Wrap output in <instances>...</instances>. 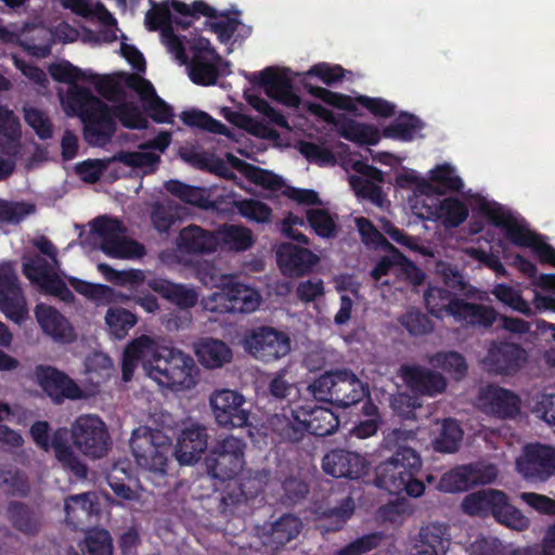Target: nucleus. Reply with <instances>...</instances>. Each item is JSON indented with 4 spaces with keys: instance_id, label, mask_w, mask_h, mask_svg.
Here are the masks:
<instances>
[{
    "instance_id": "39",
    "label": "nucleus",
    "mask_w": 555,
    "mask_h": 555,
    "mask_svg": "<svg viewBox=\"0 0 555 555\" xmlns=\"http://www.w3.org/2000/svg\"><path fill=\"white\" fill-rule=\"evenodd\" d=\"M35 314L42 331L57 341H69L73 331L68 321L53 307L39 304Z\"/></svg>"
},
{
    "instance_id": "8",
    "label": "nucleus",
    "mask_w": 555,
    "mask_h": 555,
    "mask_svg": "<svg viewBox=\"0 0 555 555\" xmlns=\"http://www.w3.org/2000/svg\"><path fill=\"white\" fill-rule=\"evenodd\" d=\"M49 257L40 254H25L23 272L28 280L37 284L41 291L60 298L64 302L74 300L73 292L59 275L60 262L51 264Z\"/></svg>"
},
{
    "instance_id": "64",
    "label": "nucleus",
    "mask_w": 555,
    "mask_h": 555,
    "mask_svg": "<svg viewBox=\"0 0 555 555\" xmlns=\"http://www.w3.org/2000/svg\"><path fill=\"white\" fill-rule=\"evenodd\" d=\"M401 325L414 336L425 335L433 331L431 320L418 310H409L400 318Z\"/></svg>"
},
{
    "instance_id": "10",
    "label": "nucleus",
    "mask_w": 555,
    "mask_h": 555,
    "mask_svg": "<svg viewBox=\"0 0 555 555\" xmlns=\"http://www.w3.org/2000/svg\"><path fill=\"white\" fill-rule=\"evenodd\" d=\"M101 250L113 258H135L143 254V247L126 235L125 227L116 219L98 217L91 223Z\"/></svg>"
},
{
    "instance_id": "14",
    "label": "nucleus",
    "mask_w": 555,
    "mask_h": 555,
    "mask_svg": "<svg viewBox=\"0 0 555 555\" xmlns=\"http://www.w3.org/2000/svg\"><path fill=\"white\" fill-rule=\"evenodd\" d=\"M496 477L498 469L493 464L470 463L460 465L442 475L439 489L447 493L464 492L476 485L491 483Z\"/></svg>"
},
{
    "instance_id": "22",
    "label": "nucleus",
    "mask_w": 555,
    "mask_h": 555,
    "mask_svg": "<svg viewBox=\"0 0 555 555\" xmlns=\"http://www.w3.org/2000/svg\"><path fill=\"white\" fill-rule=\"evenodd\" d=\"M171 141V134L167 131L160 132L140 151L120 152L113 156L112 160L120 162L127 166L141 169L144 173L154 171L159 162V155L155 154L151 149L164 152Z\"/></svg>"
},
{
    "instance_id": "47",
    "label": "nucleus",
    "mask_w": 555,
    "mask_h": 555,
    "mask_svg": "<svg viewBox=\"0 0 555 555\" xmlns=\"http://www.w3.org/2000/svg\"><path fill=\"white\" fill-rule=\"evenodd\" d=\"M229 164L244 173L246 178H248L251 182L261 185L266 189L276 191L280 190L283 185L282 179L274 175L271 171L258 168L251 164L246 163L245 160L232 155L228 154Z\"/></svg>"
},
{
    "instance_id": "44",
    "label": "nucleus",
    "mask_w": 555,
    "mask_h": 555,
    "mask_svg": "<svg viewBox=\"0 0 555 555\" xmlns=\"http://www.w3.org/2000/svg\"><path fill=\"white\" fill-rule=\"evenodd\" d=\"M448 535L447 525L434 522L422 527L418 555H446L450 544Z\"/></svg>"
},
{
    "instance_id": "37",
    "label": "nucleus",
    "mask_w": 555,
    "mask_h": 555,
    "mask_svg": "<svg viewBox=\"0 0 555 555\" xmlns=\"http://www.w3.org/2000/svg\"><path fill=\"white\" fill-rule=\"evenodd\" d=\"M149 285L155 293L180 309H190L198 301V293L192 285L173 283L165 279H154Z\"/></svg>"
},
{
    "instance_id": "4",
    "label": "nucleus",
    "mask_w": 555,
    "mask_h": 555,
    "mask_svg": "<svg viewBox=\"0 0 555 555\" xmlns=\"http://www.w3.org/2000/svg\"><path fill=\"white\" fill-rule=\"evenodd\" d=\"M462 508L469 516H491L496 522L517 531H522L530 525L529 519L509 503L505 492L492 488L467 494L463 499Z\"/></svg>"
},
{
    "instance_id": "23",
    "label": "nucleus",
    "mask_w": 555,
    "mask_h": 555,
    "mask_svg": "<svg viewBox=\"0 0 555 555\" xmlns=\"http://www.w3.org/2000/svg\"><path fill=\"white\" fill-rule=\"evenodd\" d=\"M254 77L264 88L268 96L291 107L299 105V98L292 92V78L288 69L278 70L269 67L254 74Z\"/></svg>"
},
{
    "instance_id": "7",
    "label": "nucleus",
    "mask_w": 555,
    "mask_h": 555,
    "mask_svg": "<svg viewBox=\"0 0 555 555\" xmlns=\"http://www.w3.org/2000/svg\"><path fill=\"white\" fill-rule=\"evenodd\" d=\"M416 440V431L413 429L396 428L387 437H384V449L395 453L388 460H384V489L388 479L398 478L399 475L418 473L422 460L409 442Z\"/></svg>"
},
{
    "instance_id": "58",
    "label": "nucleus",
    "mask_w": 555,
    "mask_h": 555,
    "mask_svg": "<svg viewBox=\"0 0 555 555\" xmlns=\"http://www.w3.org/2000/svg\"><path fill=\"white\" fill-rule=\"evenodd\" d=\"M65 5L76 14L87 18H98L102 24L115 22L113 15L100 3L93 7L87 0H66Z\"/></svg>"
},
{
    "instance_id": "34",
    "label": "nucleus",
    "mask_w": 555,
    "mask_h": 555,
    "mask_svg": "<svg viewBox=\"0 0 555 555\" xmlns=\"http://www.w3.org/2000/svg\"><path fill=\"white\" fill-rule=\"evenodd\" d=\"M50 449L54 451V454L62 466L65 469H68L76 478H87V465L68 444V431L66 429L61 428L53 434L50 440Z\"/></svg>"
},
{
    "instance_id": "24",
    "label": "nucleus",
    "mask_w": 555,
    "mask_h": 555,
    "mask_svg": "<svg viewBox=\"0 0 555 555\" xmlns=\"http://www.w3.org/2000/svg\"><path fill=\"white\" fill-rule=\"evenodd\" d=\"M222 62L217 52L209 47V41L201 39L192 57L190 77L198 85H215L219 75L218 65Z\"/></svg>"
},
{
    "instance_id": "46",
    "label": "nucleus",
    "mask_w": 555,
    "mask_h": 555,
    "mask_svg": "<svg viewBox=\"0 0 555 555\" xmlns=\"http://www.w3.org/2000/svg\"><path fill=\"white\" fill-rule=\"evenodd\" d=\"M196 356L204 366L216 369L231 361L232 351L219 339L205 338L196 345Z\"/></svg>"
},
{
    "instance_id": "1",
    "label": "nucleus",
    "mask_w": 555,
    "mask_h": 555,
    "mask_svg": "<svg viewBox=\"0 0 555 555\" xmlns=\"http://www.w3.org/2000/svg\"><path fill=\"white\" fill-rule=\"evenodd\" d=\"M141 362L145 374L160 386L182 390L196 385L197 366L183 350L164 345L150 336L134 339L124 351L122 379L129 382Z\"/></svg>"
},
{
    "instance_id": "41",
    "label": "nucleus",
    "mask_w": 555,
    "mask_h": 555,
    "mask_svg": "<svg viewBox=\"0 0 555 555\" xmlns=\"http://www.w3.org/2000/svg\"><path fill=\"white\" fill-rule=\"evenodd\" d=\"M424 301L428 312L437 319L444 315L454 317V310L461 301L457 294L442 286H431L424 293Z\"/></svg>"
},
{
    "instance_id": "11",
    "label": "nucleus",
    "mask_w": 555,
    "mask_h": 555,
    "mask_svg": "<svg viewBox=\"0 0 555 555\" xmlns=\"http://www.w3.org/2000/svg\"><path fill=\"white\" fill-rule=\"evenodd\" d=\"M209 406L216 423L222 428H243L250 424L246 398L236 390H214L209 396Z\"/></svg>"
},
{
    "instance_id": "9",
    "label": "nucleus",
    "mask_w": 555,
    "mask_h": 555,
    "mask_svg": "<svg viewBox=\"0 0 555 555\" xmlns=\"http://www.w3.org/2000/svg\"><path fill=\"white\" fill-rule=\"evenodd\" d=\"M245 448L244 440L234 436L218 440L205 459L207 474L221 481L235 477L244 466Z\"/></svg>"
},
{
    "instance_id": "63",
    "label": "nucleus",
    "mask_w": 555,
    "mask_h": 555,
    "mask_svg": "<svg viewBox=\"0 0 555 555\" xmlns=\"http://www.w3.org/2000/svg\"><path fill=\"white\" fill-rule=\"evenodd\" d=\"M396 184L401 189H413L415 194L429 196L434 192V186L427 179L420 177L412 169H403L396 176Z\"/></svg>"
},
{
    "instance_id": "13",
    "label": "nucleus",
    "mask_w": 555,
    "mask_h": 555,
    "mask_svg": "<svg viewBox=\"0 0 555 555\" xmlns=\"http://www.w3.org/2000/svg\"><path fill=\"white\" fill-rule=\"evenodd\" d=\"M479 211L496 228L504 231V236L512 244L519 247L533 248L539 236L531 232L527 225L519 222L514 215L496 202L483 201L479 204Z\"/></svg>"
},
{
    "instance_id": "40",
    "label": "nucleus",
    "mask_w": 555,
    "mask_h": 555,
    "mask_svg": "<svg viewBox=\"0 0 555 555\" xmlns=\"http://www.w3.org/2000/svg\"><path fill=\"white\" fill-rule=\"evenodd\" d=\"M499 314L494 308L482 304L468 302L461 299L453 319L462 324L490 328Z\"/></svg>"
},
{
    "instance_id": "27",
    "label": "nucleus",
    "mask_w": 555,
    "mask_h": 555,
    "mask_svg": "<svg viewBox=\"0 0 555 555\" xmlns=\"http://www.w3.org/2000/svg\"><path fill=\"white\" fill-rule=\"evenodd\" d=\"M310 92L317 98H320L332 105L353 113L354 115H363L362 109H366L374 116L382 115V100L378 98L373 99L365 95L350 98L334 93L321 87H312Z\"/></svg>"
},
{
    "instance_id": "43",
    "label": "nucleus",
    "mask_w": 555,
    "mask_h": 555,
    "mask_svg": "<svg viewBox=\"0 0 555 555\" xmlns=\"http://www.w3.org/2000/svg\"><path fill=\"white\" fill-rule=\"evenodd\" d=\"M98 496L94 492H83L69 495L64 501L66 519L74 526H79L98 512Z\"/></svg>"
},
{
    "instance_id": "3",
    "label": "nucleus",
    "mask_w": 555,
    "mask_h": 555,
    "mask_svg": "<svg viewBox=\"0 0 555 555\" xmlns=\"http://www.w3.org/2000/svg\"><path fill=\"white\" fill-rule=\"evenodd\" d=\"M49 72L56 81L73 85L68 90V101L72 109L77 113L85 124V139L94 146H104L109 142L115 131L116 122L112 111L88 89L75 85L86 77L78 67L69 62H61L50 66Z\"/></svg>"
},
{
    "instance_id": "49",
    "label": "nucleus",
    "mask_w": 555,
    "mask_h": 555,
    "mask_svg": "<svg viewBox=\"0 0 555 555\" xmlns=\"http://www.w3.org/2000/svg\"><path fill=\"white\" fill-rule=\"evenodd\" d=\"M431 214L441 220L447 228H457L466 221L469 210L462 199L449 196L439 201Z\"/></svg>"
},
{
    "instance_id": "30",
    "label": "nucleus",
    "mask_w": 555,
    "mask_h": 555,
    "mask_svg": "<svg viewBox=\"0 0 555 555\" xmlns=\"http://www.w3.org/2000/svg\"><path fill=\"white\" fill-rule=\"evenodd\" d=\"M480 400L489 412L501 418H513L520 411V399L513 391L489 385L480 392Z\"/></svg>"
},
{
    "instance_id": "60",
    "label": "nucleus",
    "mask_w": 555,
    "mask_h": 555,
    "mask_svg": "<svg viewBox=\"0 0 555 555\" xmlns=\"http://www.w3.org/2000/svg\"><path fill=\"white\" fill-rule=\"evenodd\" d=\"M234 207L244 217L255 222H269L272 210L264 203L257 199L235 201Z\"/></svg>"
},
{
    "instance_id": "18",
    "label": "nucleus",
    "mask_w": 555,
    "mask_h": 555,
    "mask_svg": "<svg viewBox=\"0 0 555 555\" xmlns=\"http://www.w3.org/2000/svg\"><path fill=\"white\" fill-rule=\"evenodd\" d=\"M202 281L207 286H229L232 297V313H250L255 311L261 301L259 293L234 280L233 276L221 274L215 269L202 273Z\"/></svg>"
},
{
    "instance_id": "45",
    "label": "nucleus",
    "mask_w": 555,
    "mask_h": 555,
    "mask_svg": "<svg viewBox=\"0 0 555 555\" xmlns=\"http://www.w3.org/2000/svg\"><path fill=\"white\" fill-rule=\"evenodd\" d=\"M427 181L434 186V192H430L429 196L460 192L464 188L462 178L456 175L455 168L449 163L437 165L429 170Z\"/></svg>"
},
{
    "instance_id": "38",
    "label": "nucleus",
    "mask_w": 555,
    "mask_h": 555,
    "mask_svg": "<svg viewBox=\"0 0 555 555\" xmlns=\"http://www.w3.org/2000/svg\"><path fill=\"white\" fill-rule=\"evenodd\" d=\"M5 516L12 528L25 535H35L41 528L39 512L20 501H10Z\"/></svg>"
},
{
    "instance_id": "35",
    "label": "nucleus",
    "mask_w": 555,
    "mask_h": 555,
    "mask_svg": "<svg viewBox=\"0 0 555 555\" xmlns=\"http://www.w3.org/2000/svg\"><path fill=\"white\" fill-rule=\"evenodd\" d=\"M270 426L282 440L299 441L305 435L300 405L283 408L281 413H276L270 418Z\"/></svg>"
},
{
    "instance_id": "52",
    "label": "nucleus",
    "mask_w": 555,
    "mask_h": 555,
    "mask_svg": "<svg viewBox=\"0 0 555 555\" xmlns=\"http://www.w3.org/2000/svg\"><path fill=\"white\" fill-rule=\"evenodd\" d=\"M52 33L44 27H33L24 30L20 39L21 46L37 57H46L51 53Z\"/></svg>"
},
{
    "instance_id": "31",
    "label": "nucleus",
    "mask_w": 555,
    "mask_h": 555,
    "mask_svg": "<svg viewBox=\"0 0 555 555\" xmlns=\"http://www.w3.org/2000/svg\"><path fill=\"white\" fill-rule=\"evenodd\" d=\"M319 258L310 250L293 244H283L278 250V262L284 274L302 275L309 272Z\"/></svg>"
},
{
    "instance_id": "16",
    "label": "nucleus",
    "mask_w": 555,
    "mask_h": 555,
    "mask_svg": "<svg viewBox=\"0 0 555 555\" xmlns=\"http://www.w3.org/2000/svg\"><path fill=\"white\" fill-rule=\"evenodd\" d=\"M516 467L526 479L544 481L555 472V449L541 443L527 444Z\"/></svg>"
},
{
    "instance_id": "50",
    "label": "nucleus",
    "mask_w": 555,
    "mask_h": 555,
    "mask_svg": "<svg viewBox=\"0 0 555 555\" xmlns=\"http://www.w3.org/2000/svg\"><path fill=\"white\" fill-rule=\"evenodd\" d=\"M68 281L78 293L96 301L100 305L126 302L129 299L128 296L115 292V289L107 285L92 284L76 278H68Z\"/></svg>"
},
{
    "instance_id": "20",
    "label": "nucleus",
    "mask_w": 555,
    "mask_h": 555,
    "mask_svg": "<svg viewBox=\"0 0 555 555\" xmlns=\"http://www.w3.org/2000/svg\"><path fill=\"white\" fill-rule=\"evenodd\" d=\"M395 117L384 126V139H392L401 142H411L424 129V121L414 114L400 112L396 116V105L384 100V119Z\"/></svg>"
},
{
    "instance_id": "56",
    "label": "nucleus",
    "mask_w": 555,
    "mask_h": 555,
    "mask_svg": "<svg viewBox=\"0 0 555 555\" xmlns=\"http://www.w3.org/2000/svg\"><path fill=\"white\" fill-rule=\"evenodd\" d=\"M105 322L111 333L120 339L135 325L137 317L124 308L112 307L106 312Z\"/></svg>"
},
{
    "instance_id": "33",
    "label": "nucleus",
    "mask_w": 555,
    "mask_h": 555,
    "mask_svg": "<svg viewBox=\"0 0 555 555\" xmlns=\"http://www.w3.org/2000/svg\"><path fill=\"white\" fill-rule=\"evenodd\" d=\"M177 246L179 250L186 254H210L216 250L218 238L216 233L205 230L199 225L190 224L180 231Z\"/></svg>"
},
{
    "instance_id": "51",
    "label": "nucleus",
    "mask_w": 555,
    "mask_h": 555,
    "mask_svg": "<svg viewBox=\"0 0 555 555\" xmlns=\"http://www.w3.org/2000/svg\"><path fill=\"white\" fill-rule=\"evenodd\" d=\"M0 490L11 496L26 498L30 493V482L22 469L0 465Z\"/></svg>"
},
{
    "instance_id": "12",
    "label": "nucleus",
    "mask_w": 555,
    "mask_h": 555,
    "mask_svg": "<svg viewBox=\"0 0 555 555\" xmlns=\"http://www.w3.org/2000/svg\"><path fill=\"white\" fill-rule=\"evenodd\" d=\"M70 431L74 446L85 455L100 459L107 453L109 435L105 423L99 416L80 415L72 424Z\"/></svg>"
},
{
    "instance_id": "36",
    "label": "nucleus",
    "mask_w": 555,
    "mask_h": 555,
    "mask_svg": "<svg viewBox=\"0 0 555 555\" xmlns=\"http://www.w3.org/2000/svg\"><path fill=\"white\" fill-rule=\"evenodd\" d=\"M300 413L304 418L305 433L309 431L314 436L332 435L339 426L338 417L328 409L318 405H300Z\"/></svg>"
},
{
    "instance_id": "19",
    "label": "nucleus",
    "mask_w": 555,
    "mask_h": 555,
    "mask_svg": "<svg viewBox=\"0 0 555 555\" xmlns=\"http://www.w3.org/2000/svg\"><path fill=\"white\" fill-rule=\"evenodd\" d=\"M527 358V351L520 345L500 341L490 346L483 364L494 374L513 375L521 369Z\"/></svg>"
},
{
    "instance_id": "32",
    "label": "nucleus",
    "mask_w": 555,
    "mask_h": 555,
    "mask_svg": "<svg viewBox=\"0 0 555 555\" xmlns=\"http://www.w3.org/2000/svg\"><path fill=\"white\" fill-rule=\"evenodd\" d=\"M354 170L361 176H351L349 183L356 194L370 199L376 206H382V191L378 185L382 182V171L363 162L354 164Z\"/></svg>"
},
{
    "instance_id": "26",
    "label": "nucleus",
    "mask_w": 555,
    "mask_h": 555,
    "mask_svg": "<svg viewBox=\"0 0 555 555\" xmlns=\"http://www.w3.org/2000/svg\"><path fill=\"white\" fill-rule=\"evenodd\" d=\"M145 25L150 30L160 28L163 43L178 60L185 62L184 48L173 33L171 13L167 3L155 5L152 10H149L145 14Z\"/></svg>"
},
{
    "instance_id": "21",
    "label": "nucleus",
    "mask_w": 555,
    "mask_h": 555,
    "mask_svg": "<svg viewBox=\"0 0 555 555\" xmlns=\"http://www.w3.org/2000/svg\"><path fill=\"white\" fill-rule=\"evenodd\" d=\"M36 379L44 392L56 403H61L64 398L79 399L81 397L80 388L64 373L51 366H37Z\"/></svg>"
},
{
    "instance_id": "2",
    "label": "nucleus",
    "mask_w": 555,
    "mask_h": 555,
    "mask_svg": "<svg viewBox=\"0 0 555 555\" xmlns=\"http://www.w3.org/2000/svg\"><path fill=\"white\" fill-rule=\"evenodd\" d=\"M93 78L99 93L115 103L112 116L117 117L122 126L131 129H143L147 126V119L134 101V94L141 99L144 108L155 121L171 122V107L156 94L149 80L129 74Z\"/></svg>"
},
{
    "instance_id": "53",
    "label": "nucleus",
    "mask_w": 555,
    "mask_h": 555,
    "mask_svg": "<svg viewBox=\"0 0 555 555\" xmlns=\"http://www.w3.org/2000/svg\"><path fill=\"white\" fill-rule=\"evenodd\" d=\"M463 429L454 418H444L439 435L434 440V449L440 453H454L459 450Z\"/></svg>"
},
{
    "instance_id": "5",
    "label": "nucleus",
    "mask_w": 555,
    "mask_h": 555,
    "mask_svg": "<svg viewBox=\"0 0 555 555\" xmlns=\"http://www.w3.org/2000/svg\"><path fill=\"white\" fill-rule=\"evenodd\" d=\"M130 447L138 465L159 485L166 475L169 456L173 454L169 438L159 430L139 428L132 434Z\"/></svg>"
},
{
    "instance_id": "25",
    "label": "nucleus",
    "mask_w": 555,
    "mask_h": 555,
    "mask_svg": "<svg viewBox=\"0 0 555 555\" xmlns=\"http://www.w3.org/2000/svg\"><path fill=\"white\" fill-rule=\"evenodd\" d=\"M207 446V427L192 424L181 431L173 454L180 464L192 465L201 459Z\"/></svg>"
},
{
    "instance_id": "54",
    "label": "nucleus",
    "mask_w": 555,
    "mask_h": 555,
    "mask_svg": "<svg viewBox=\"0 0 555 555\" xmlns=\"http://www.w3.org/2000/svg\"><path fill=\"white\" fill-rule=\"evenodd\" d=\"M302 529V521L295 515L285 514L271 526L270 540L276 546H283L295 539Z\"/></svg>"
},
{
    "instance_id": "62",
    "label": "nucleus",
    "mask_w": 555,
    "mask_h": 555,
    "mask_svg": "<svg viewBox=\"0 0 555 555\" xmlns=\"http://www.w3.org/2000/svg\"><path fill=\"white\" fill-rule=\"evenodd\" d=\"M151 219L154 228L158 232L166 233L179 219V212L177 208L169 203H156L153 206Z\"/></svg>"
},
{
    "instance_id": "29",
    "label": "nucleus",
    "mask_w": 555,
    "mask_h": 555,
    "mask_svg": "<svg viewBox=\"0 0 555 555\" xmlns=\"http://www.w3.org/2000/svg\"><path fill=\"white\" fill-rule=\"evenodd\" d=\"M401 376L414 391L427 396H436L444 391L446 378L438 372L416 365H402Z\"/></svg>"
},
{
    "instance_id": "17",
    "label": "nucleus",
    "mask_w": 555,
    "mask_h": 555,
    "mask_svg": "<svg viewBox=\"0 0 555 555\" xmlns=\"http://www.w3.org/2000/svg\"><path fill=\"white\" fill-rule=\"evenodd\" d=\"M246 349L258 360L272 362L291 350V341L287 335L272 327L255 330L246 339Z\"/></svg>"
},
{
    "instance_id": "61",
    "label": "nucleus",
    "mask_w": 555,
    "mask_h": 555,
    "mask_svg": "<svg viewBox=\"0 0 555 555\" xmlns=\"http://www.w3.org/2000/svg\"><path fill=\"white\" fill-rule=\"evenodd\" d=\"M25 121L41 140L50 139L53 134V125L42 111L35 107H24Z\"/></svg>"
},
{
    "instance_id": "55",
    "label": "nucleus",
    "mask_w": 555,
    "mask_h": 555,
    "mask_svg": "<svg viewBox=\"0 0 555 555\" xmlns=\"http://www.w3.org/2000/svg\"><path fill=\"white\" fill-rule=\"evenodd\" d=\"M431 362L435 366L450 374L454 379L460 380L466 376L468 365L464 356L457 351L437 352Z\"/></svg>"
},
{
    "instance_id": "57",
    "label": "nucleus",
    "mask_w": 555,
    "mask_h": 555,
    "mask_svg": "<svg viewBox=\"0 0 555 555\" xmlns=\"http://www.w3.org/2000/svg\"><path fill=\"white\" fill-rule=\"evenodd\" d=\"M181 119L185 125L198 127L212 133L230 137V130L223 124L214 119L205 112L195 109L183 112Z\"/></svg>"
},
{
    "instance_id": "15",
    "label": "nucleus",
    "mask_w": 555,
    "mask_h": 555,
    "mask_svg": "<svg viewBox=\"0 0 555 555\" xmlns=\"http://www.w3.org/2000/svg\"><path fill=\"white\" fill-rule=\"evenodd\" d=\"M0 310L15 323L28 315L26 299L11 262L0 263Z\"/></svg>"
},
{
    "instance_id": "59",
    "label": "nucleus",
    "mask_w": 555,
    "mask_h": 555,
    "mask_svg": "<svg viewBox=\"0 0 555 555\" xmlns=\"http://www.w3.org/2000/svg\"><path fill=\"white\" fill-rule=\"evenodd\" d=\"M82 551L86 555H113L112 539L108 531L103 529L89 531Z\"/></svg>"
},
{
    "instance_id": "48",
    "label": "nucleus",
    "mask_w": 555,
    "mask_h": 555,
    "mask_svg": "<svg viewBox=\"0 0 555 555\" xmlns=\"http://www.w3.org/2000/svg\"><path fill=\"white\" fill-rule=\"evenodd\" d=\"M218 245L233 250L244 251L254 244V235L248 228L236 224H224L216 233Z\"/></svg>"
},
{
    "instance_id": "28",
    "label": "nucleus",
    "mask_w": 555,
    "mask_h": 555,
    "mask_svg": "<svg viewBox=\"0 0 555 555\" xmlns=\"http://www.w3.org/2000/svg\"><path fill=\"white\" fill-rule=\"evenodd\" d=\"M365 467L364 460L354 452L346 450H333L322 460V468L335 478H358Z\"/></svg>"
},
{
    "instance_id": "6",
    "label": "nucleus",
    "mask_w": 555,
    "mask_h": 555,
    "mask_svg": "<svg viewBox=\"0 0 555 555\" xmlns=\"http://www.w3.org/2000/svg\"><path fill=\"white\" fill-rule=\"evenodd\" d=\"M308 390L315 400L341 408L356 404L365 396L363 383L347 370L321 375L308 386Z\"/></svg>"
},
{
    "instance_id": "42",
    "label": "nucleus",
    "mask_w": 555,
    "mask_h": 555,
    "mask_svg": "<svg viewBox=\"0 0 555 555\" xmlns=\"http://www.w3.org/2000/svg\"><path fill=\"white\" fill-rule=\"evenodd\" d=\"M21 125L13 111L0 104V151L5 155H18Z\"/></svg>"
}]
</instances>
